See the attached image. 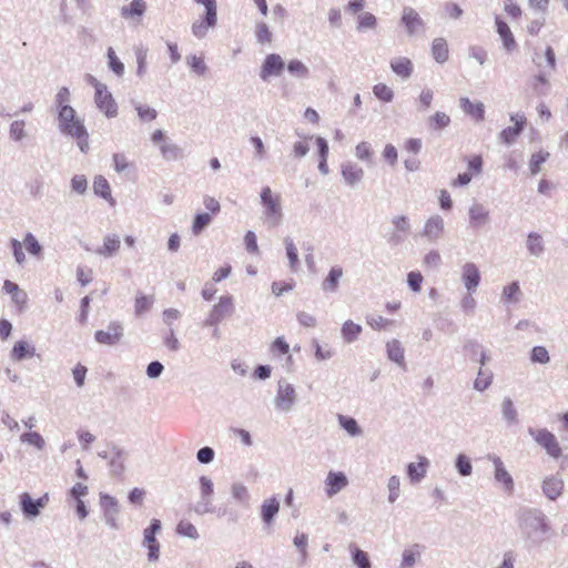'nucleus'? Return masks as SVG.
<instances>
[{
    "mask_svg": "<svg viewBox=\"0 0 568 568\" xmlns=\"http://www.w3.org/2000/svg\"><path fill=\"white\" fill-rule=\"evenodd\" d=\"M516 521L520 536L528 548L541 546L551 530L548 517L539 508H519L516 511Z\"/></svg>",
    "mask_w": 568,
    "mask_h": 568,
    "instance_id": "f257e3e1",
    "label": "nucleus"
},
{
    "mask_svg": "<svg viewBox=\"0 0 568 568\" xmlns=\"http://www.w3.org/2000/svg\"><path fill=\"white\" fill-rule=\"evenodd\" d=\"M59 128L68 135L74 138L82 152H87L88 133L80 119L77 118L75 111L70 105H63L59 110Z\"/></svg>",
    "mask_w": 568,
    "mask_h": 568,
    "instance_id": "f03ea898",
    "label": "nucleus"
},
{
    "mask_svg": "<svg viewBox=\"0 0 568 568\" xmlns=\"http://www.w3.org/2000/svg\"><path fill=\"white\" fill-rule=\"evenodd\" d=\"M195 3L204 7V13L200 16V19L194 21L191 27L192 34L196 39H203L206 37L210 29H213L217 24V3L216 0H193Z\"/></svg>",
    "mask_w": 568,
    "mask_h": 568,
    "instance_id": "7ed1b4c3",
    "label": "nucleus"
},
{
    "mask_svg": "<svg viewBox=\"0 0 568 568\" xmlns=\"http://www.w3.org/2000/svg\"><path fill=\"white\" fill-rule=\"evenodd\" d=\"M129 450L116 444H109V475L119 479H124L125 462L129 458Z\"/></svg>",
    "mask_w": 568,
    "mask_h": 568,
    "instance_id": "20e7f679",
    "label": "nucleus"
},
{
    "mask_svg": "<svg viewBox=\"0 0 568 568\" xmlns=\"http://www.w3.org/2000/svg\"><path fill=\"white\" fill-rule=\"evenodd\" d=\"M234 312L233 297L231 295H223L220 297L219 303L215 304L206 320L203 322V326H217L225 317L231 316Z\"/></svg>",
    "mask_w": 568,
    "mask_h": 568,
    "instance_id": "39448f33",
    "label": "nucleus"
},
{
    "mask_svg": "<svg viewBox=\"0 0 568 568\" xmlns=\"http://www.w3.org/2000/svg\"><path fill=\"white\" fill-rule=\"evenodd\" d=\"M528 433L536 440L538 445L546 449L547 454L554 458H558L561 455V448L555 437V435L546 428L534 429L528 428Z\"/></svg>",
    "mask_w": 568,
    "mask_h": 568,
    "instance_id": "423d86ee",
    "label": "nucleus"
},
{
    "mask_svg": "<svg viewBox=\"0 0 568 568\" xmlns=\"http://www.w3.org/2000/svg\"><path fill=\"white\" fill-rule=\"evenodd\" d=\"M162 524L160 519L153 518L150 525L143 531V546L148 547V559L156 561L160 557V544L156 540V534L161 530Z\"/></svg>",
    "mask_w": 568,
    "mask_h": 568,
    "instance_id": "0eeeda50",
    "label": "nucleus"
},
{
    "mask_svg": "<svg viewBox=\"0 0 568 568\" xmlns=\"http://www.w3.org/2000/svg\"><path fill=\"white\" fill-rule=\"evenodd\" d=\"M296 402V392L292 384L285 379L278 381L277 393L275 397L276 408L282 412H290Z\"/></svg>",
    "mask_w": 568,
    "mask_h": 568,
    "instance_id": "6e6552de",
    "label": "nucleus"
},
{
    "mask_svg": "<svg viewBox=\"0 0 568 568\" xmlns=\"http://www.w3.org/2000/svg\"><path fill=\"white\" fill-rule=\"evenodd\" d=\"M285 69L282 57L277 53H270L265 57L260 71V78L267 81L271 77H278Z\"/></svg>",
    "mask_w": 568,
    "mask_h": 568,
    "instance_id": "1a4fd4ad",
    "label": "nucleus"
},
{
    "mask_svg": "<svg viewBox=\"0 0 568 568\" xmlns=\"http://www.w3.org/2000/svg\"><path fill=\"white\" fill-rule=\"evenodd\" d=\"M20 506L26 517L32 518L40 514V510L44 508L49 503V495L44 494L38 499H33L30 494L22 493L19 496Z\"/></svg>",
    "mask_w": 568,
    "mask_h": 568,
    "instance_id": "9d476101",
    "label": "nucleus"
},
{
    "mask_svg": "<svg viewBox=\"0 0 568 568\" xmlns=\"http://www.w3.org/2000/svg\"><path fill=\"white\" fill-rule=\"evenodd\" d=\"M488 459L493 462L495 467V480L504 486V490L507 494L511 495L515 489V483L511 475L506 469L501 458L496 455H488Z\"/></svg>",
    "mask_w": 568,
    "mask_h": 568,
    "instance_id": "9b49d317",
    "label": "nucleus"
},
{
    "mask_svg": "<svg viewBox=\"0 0 568 568\" xmlns=\"http://www.w3.org/2000/svg\"><path fill=\"white\" fill-rule=\"evenodd\" d=\"M510 120L515 123L513 126H507L499 133V140L501 143L510 145L524 131L527 120L524 114H513Z\"/></svg>",
    "mask_w": 568,
    "mask_h": 568,
    "instance_id": "f8f14e48",
    "label": "nucleus"
},
{
    "mask_svg": "<svg viewBox=\"0 0 568 568\" xmlns=\"http://www.w3.org/2000/svg\"><path fill=\"white\" fill-rule=\"evenodd\" d=\"M400 23L405 27L408 36L425 31V22L418 12L412 7H404Z\"/></svg>",
    "mask_w": 568,
    "mask_h": 568,
    "instance_id": "ddd939ff",
    "label": "nucleus"
},
{
    "mask_svg": "<svg viewBox=\"0 0 568 568\" xmlns=\"http://www.w3.org/2000/svg\"><path fill=\"white\" fill-rule=\"evenodd\" d=\"M261 202L265 209V215L273 217L277 224L282 217L281 204L278 197H273L270 186H264L261 191Z\"/></svg>",
    "mask_w": 568,
    "mask_h": 568,
    "instance_id": "4468645a",
    "label": "nucleus"
},
{
    "mask_svg": "<svg viewBox=\"0 0 568 568\" xmlns=\"http://www.w3.org/2000/svg\"><path fill=\"white\" fill-rule=\"evenodd\" d=\"M564 480L557 475L547 476L541 483L542 494L551 501L557 500L564 493Z\"/></svg>",
    "mask_w": 568,
    "mask_h": 568,
    "instance_id": "2eb2a0df",
    "label": "nucleus"
},
{
    "mask_svg": "<svg viewBox=\"0 0 568 568\" xmlns=\"http://www.w3.org/2000/svg\"><path fill=\"white\" fill-rule=\"evenodd\" d=\"M468 223L473 230H480L490 220L489 211L480 203H474L468 210Z\"/></svg>",
    "mask_w": 568,
    "mask_h": 568,
    "instance_id": "dca6fc26",
    "label": "nucleus"
},
{
    "mask_svg": "<svg viewBox=\"0 0 568 568\" xmlns=\"http://www.w3.org/2000/svg\"><path fill=\"white\" fill-rule=\"evenodd\" d=\"M462 280L469 293L476 291L480 283V272L475 263L467 262L464 264L462 270Z\"/></svg>",
    "mask_w": 568,
    "mask_h": 568,
    "instance_id": "f3484780",
    "label": "nucleus"
},
{
    "mask_svg": "<svg viewBox=\"0 0 568 568\" xmlns=\"http://www.w3.org/2000/svg\"><path fill=\"white\" fill-rule=\"evenodd\" d=\"M325 493L333 497L348 485V479L343 471H329L325 479Z\"/></svg>",
    "mask_w": 568,
    "mask_h": 568,
    "instance_id": "a211bd4d",
    "label": "nucleus"
},
{
    "mask_svg": "<svg viewBox=\"0 0 568 568\" xmlns=\"http://www.w3.org/2000/svg\"><path fill=\"white\" fill-rule=\"evenodd\" d=\"M341 172L345 183L351 187H355L364 178V170L352 162L343 163Z\"/></svg>",
    "mask_w": 568,
    "mask_h": 568,
    "instance_id": "6ab92c4d",
    "label": "nucleus"
},
{
    "mask_svg": "<svg viewBox=\"0 0 568 568\" xmlns=\"http://www.w3.org/2000/svg\"><path fill=\"white\" fill-rule=\"evenodd\" d=\"M495 23L497 33L499 34L506 51L513 52L514 50H516L517 42L509 26L498 16L495 19Z\"/></svg>",
    "mask_w": 568,
    "mask_h": 568,
    "instance_id": "aec40b11",
    "label": "nucleus"
},
{
    "mask_svg": "<svg viewBox=\"0 0 568 568\" xmlns=\"http://www.w3.org/2000/svg\"><path fill=\"white\" fill-rule=\"evenodd\" d=\"M113 166L118 173H122L124 179L134 180L136 176V168L130 162L123 153L113 154Z\"/></svg>",
    "mask_w": 568,
    "mask_h": 568,
    "instance_id": "412c9836",
    "label": "nucleus"
},
{
    "mask_svg": "<svg viewBox=\"0 0 568 568\" xmlns=\"http://www.w3.org/2000/svg\"><path fill=\"white\" fill-rule=\"evenodd\" d=\"M444 233V220L440 215L430 216L424 226L423 236L429 241L438 240Z\"/></svg>",
    "mask_w": 568,
    "mask_h": 568,
    "instance_id": "4be33fe9",
    "label": "nucleus"
},
{
    "mask_svg": "<svg viewBox=\"0 0 568 568\" xmlns=\"http://www.w3.org/2000/svg\"><path fill=\"white\" fill-rule=\"evenodd\" d=\"M280 510V501L273 496L268 499H265L261 506V518L266 527L272 526L274 519Z\"/></svg>",
    "mask_w": 568,
    "mask_h": 568,
    "instance_id": "5701e85b",
    "label": "nucleus"
},
{
    "mask_svg": "<svg viewBox=\"0 0 568 568\" xmlns=\"http://www.w3.org/2000/svg\"><path fill=\"white\" fill-rule=\"evenodd\" d=\"M386 353L389 361L406 369L405 349L400 341L393 338L386 344Z\"/></svg>",
    "mask_w": 568,
    "mask_h": 568,
    "instance_id": "b1692460",
    "label": "nucleus"
},
{
    "mask_svg": "<svg viewBox=\"0 0 568 568\" xmlns=\"http://www.w3.org/2000/svg\"><path fill=\"white\" fill-rule=\"evenodd\" d=\"M3 292L8 295L11 296L12 298V302L19 307V308H23L28 302V295L27 293L20 288V286L10 281V280H6L3 282Z\"/></svg>",
    "mask_w": 568,
    "mask_h": 568,
    "instance_id": "393cba45",
    "label": "nucleus"
},
{
    "mask_svg": "<svg viewBox=\"0 0 568 568\" xmlns=\"http://www.w3.org/2000/svg\"><path fill=\"white\" fill-rule=\"evenodd\" d=\"M418 459L417 464L409 463L406 468L407 476L412 483H419L427 473V467L429 465L428 459L424 456H419Z\"/></svg>",
    "mask_w": 568,
    "mask_h": 568,
    "instance_id": "a878e982",
    "label": "nucleus"
},
{
    "mask_svg": "<svg viewBox=\"0 0 568 568\" xmlns=\"http://www.w3.org/2000/svg\"><path fill=\"white\" fill-rule=\"evenodd\" d=\"M343 276V268L338 265L333 266L327 276L322 282V290L325 293H335L339 287V281Z\"/></svg>",
    "mask_w": 568,
    "mask_h": 568,
    "instance_id": "bb28decb",
    "label": "nucleus"
},
{
    "mask_svg": "<svg viewBox=\"0 0 568 568\" xmlns=\"http://www.w3.org/2000/svg\"><path fill=\"white\" fill-rule=\"evenodd\" d=\"M460 108L475 121L480 122L485 119V105L481 102H471L468 98L460 99Z\"/></svg>",
    "mask_w": 568,
    "mask_h": 568,
    "instance_id": "cd10ccee",
    "label": "nucleus"
},
{
    "mask_svg": "<svg viewBox=\"0 0 568 568\" xmlns=\"http://www.w3.org/2000/svg\"><path fill=\"white\" fill-rule=\"evenodd\" d=\"M432 55L437 63H445L449 57L447 41L444 38H435L432 42Z\"/></svg>",
    "mask_w": 568,
    "mask_h": 568,
    "instance_id": "c85d7f7f",
    "label": "nucleus"
},
{
    "mask_svg": "<svg viewBox=\"0 0 568 568\" xmlns=\"http://www.w3.org/2000/svg\"><path fill=\"white\" fill-rule=\"evenodd\" d=\"M160 152L166 161H178L184 156L183 149L169 140L160 145Z\"/></svg>",
    "mask_w": 568,
    "mask_h": 568,
    "instance_id": "c756f323",
    "label": "nucleus"
},
{
    "mask_svg": "<svg viewBox=\"0 0 568 568\" xmlns=\"http://www.w3.org/2000/svg\"><path fill=\"white\" fill-rule=\"evenodd\" d=\"M390 68L398 77L407 79L413 73V63L408 58H398L390 61Z\"/></svg>",
    "mask_w": 568,
    "mask_h": 568,
    "instance_id": "7c9ffc66",
    "label": "nucleus"
},
{
    "mask_svg": "<svg viewBox=\"0 0 568 568\" xmlns=\"http://www.w3.org/2000/svg\"><path fill=\"white\" fill-rule=\"evenodd\" d=\"M527 250L532 256H540L545 251L542 236L537 232H530L527 235Z\"/></svg>",
    "mask_w": 568,
    "mask_h": 568,
    "instance_id": "2f4dec72",
    "label": "nucleus"
},
{
    "mask_svg": "<svg viewBox=\"0 0 568 568\" xmlns=\"http://www.w3.org/2000/svg\"><path fill=\"white\" fill-rule=\"evenodd\" d=\"M146 10L144 0H133L129 6L121 8V16L124 19L139 17L141 18Z\"/></svg>",
    "mask_w": 568,
    "mask_h": 568,
    "instance_id": "473e14b6",
    "label": "nucleus"
},
{
    "mask_svg": "<svg viewBox=\"0 0 568 568\" xmlns=\"http://www.w3.org/2000/svg\"><path fill=\"white\" fill-rule=\"evenodd\" d=\"M341 333L345 343H353L361 335L362 326L348 320L342 325Z\"/></svg>",
    "mask_w": 568,
    "mask_h": 568,
    "instance_id": "72a5a7b5",
    "label": "nucleus"
},
{
    "mask_svg": "<svg viewBox=\"0 0 568 568\" xmlns=\"http://www.w3.org/2000/svg\"><path fill=\"white\" fill-rule=\"evenodd\" d=\"M501 414L503 418L508 425H517L518 424V413L514 405V402L509 397H505L501 403Z\"/></svg>",
    "mask_w": 568,
    "mask_h": 568,
    "instance_id": "f704fd0d",
    "label": "nucleus"
},
{
    "mask_svg": "<svg viewBox=\"0 0 568 568\" xmlns=\"http://www.w3.org/2000/svg\"><path fill=\"white\" fill-rule=\"evenodd\" d=\"M33 355L34 348L24 341L17 342L11 351V358L17 362L26 357H32Z\"/></svg>",
    "mask_w": 568,
    "mask_h": 568,
    "instance_id": "c9c22d12",
    "label": "nucleus"
},
{
    "mask_svg": "<svg viewBox=\"0 0 568 568\" xmlns=\"http://www.w3.org/2000/svg\"><path fill=\"white\" fill-rule=\"evenodd\" d=\"M494 374L490 369L479 367L477 377L474 381V388L478 392L486 390L493 383Z\"/></svg>",
    "mask_w": 568,
    "mask_h": 568,
    "instance_id": "e433bc0d",
    "label": "nucleus"
},
{
    "mask_svg": "<svg viewBox=\"0 0 568 568\" xmlns=\"http://www.w3.org/2000/svg\"><path fill=\"white\" fill-rule=\"evenodd\" d=\"M154 304L153 295H144L141 292L136 294L134 303V313L136 316H141L149 312Z\"/></svg>",
    "mask_w": 568,
    "mask_h": 568,
    "instance_id": "4c0bfd02",
    "label": "nucleus"
},
{
    "mask_svg": "<svg viewBox=\"0 0 568 568\" xmlns=\"http://www.w3.org/2000/svg\"><path fill=\"white\" fill-rule=\"evenodd\" d=\"M428 128L432 131H440L450 124V118L445 112L437 111L427 121Z\"/></svg>",
    "mask_w": 568,
    "mask_h": 568,
    "instance_id": "58836bf2",
    "label": "nucleus"
},
{
    "mask_svg": "<svg viewBox=\"0 0 568 568\" xmlns=\"http://www.w3.org/2000/svg\"><path fill=\"white\" fill-rule=\"evenodd\" d=\"M521 295L519 283L514 281L504 287L501 298L506 303L516 304L520 301Z\"/></svg>",
    "mask_w": 568,
    "mask_h": 568,
    "instance_id": "ea45409f",
    "label": "nucleus"
},
{
    "mask_svg": "<svg viewBox=\"0 0 568 568\" xmlns=\"http://www.w3.org/2000/svg\"><path fill=\"white\" fill-rule=\"evenodd\" d=\"M284 245L286 250V256L290 262V268L295 272L297 271L300 266V258H298V252L297 248L293 242V240L290 236H286L284 239Z\"/></svg>",
    "mask_w": 568,
    "mask_h": 568,
    "instance_id": "a19ab883",
    "label": "nucleus"
},
{
    "mask_svg": "<svg viewBox=\"0 0 568 568\" xmlns=\"http://www.w3.org/2000/svg\"><path fill=\"white\" fill-rule=\"evenodd\" d=\"M352 560L357 568H372V564L367 552L358 547L351 545Z\"/></svg>",
    "mask_w": 568,
    "mask_h": 568,
    "instance_id": "79ce46f5",
    "label": "nucleus"
},
{
    "mask_svg": "<svg viewBox=\"0 0 568 568\" xmlns=\"http://www.w3.org/2000/svg\"><path fill=\"white\" fill-rule=\"evenodd\" d=\"M464 353L471 362H477L479 355L485 349L484 346L476 339H467L463 346Z\"/></svg>",
    "mask_w": 568,
    "mask_h": 568,
    "instance_id": "37998d69",
    "label": "nucleus"
},
{
    "mask_svg": "<svg viewBox=\"0 0 568 568\" xmlns=\"http://www.w3.org/2000/svg\"><path fill=\"white\" fill-rule=\"evenodd\" d=\"M212 222V216L209 213L195 214L192 223V233L200 235Z\"/></svg>",
    "mask_w": 568,
    "mask_h": 568,
    "instance_id": "c03bdc74",
    "label": "nucleus"
},
{
    "mask_svg": "<svg viewBox=\"0 0 568 568\" xmlns=\"http://www.w3.org/2000/svg\"><path fill=\"white\" fill-rule=\"evenodd\" d=\"M186 63L196 75H204L207 72V65L203 57L190 54L186 57Z\"/></svg>",
    "mask_w": 568,
    "mask_h": 568,
    "instance_id": "a18cd8bd",
    "label": "nucleus"
},
{
    "mask_svg": "<svg viewBox=\"0 0 568 568\" xmlns=\"http://www.w3.org/2000/svg\"><path fill=\"white\" fill-rule=\"evenodd\" d=\"M455 467L457 473L463 477L470 476L473 473V465L470 458L465 454L457 455L455 459Z\"/></svg>",
    "mask_w": 568,
    "mask_h": 568,
    "instance_id": "49530a36",
    "label": "nucleus"
},
{
    "mask_svg": "<svg viewBox=\"0 0 568 568\" xmlns=\"http://www.w3.org/2000/svg\"><path fill=\"white\" fill-rule=\"evenodd\" d=\"M307 542H308V537L304 532L297 534L294 537V539H293L294 546L300 551V564L301 565H304L307 561V557H308V554H307Z\"/></svg>",
    "mask_w": 568,
    "mask_h": 568,
    "instance_id": "de8ad7c7",
    "label": "nucleus"
},
{
    "mask_svg": "<svg viewBox=\"0 0 568 568\" xmlns=\"http://www.w3.org/2000/svg\"><path fill=\"white\" fill-rule=\"evenodd\" d=\"M231 494H232V497L236 501L244 504V505H248V500H250L251 496H250L247 487L244 484L234 483L231 486Z\"/></svg>",
    "mask_w": 568,
    "mask_h": 568,
    "instance_id": "09e8293b",
    "label": "nucleus"
},
{
    "mask_svg": "<svg viewBox=\"0 0 568 568\" xmlns=\"http://www.w3.org/2000/svg\"><path fill=\"white\" fill-rule=\"evenodd\" d=\"M338 422L343 429H345L351 436H357L362 433V429L355 418L344 415H338Z\"/></svg>",
    "mask_w": 568,
    "mask_h": 568,
    "instance_id": "8fccbe9b",
    "label": "nucleus"
},
{
    "mask_svg": "<svg viewBox=\"0 0 568 568\" xmlns=\"http://www.w3.org/2000/svg\"><path fill=\"white\" fill-rule=\"evenodd\" d=\"M287 71L290 74L296 78L306 79L310 75L308 68L300 60H291L287 64Z\"/></svg>",
    "mask_w": 568,
    "mask_h": 568,
    "instance_id": "3c124183",
    "label": "nucleus"
},
{
    "mask_svg": "<svg viewBox=\"0 0 568 568\" xmlns=\"http://www.w3.org/2000/svg\"><path fill=\"white\" fill-rule=\"evenodd\" d=\"M549 155V152L542 150L531 155L529 160V170L532 175L540 172V165L548 160Z\"/></svg>",
    "mask_w": 568,
    "mask_h": 568,
    "instance_id": "603ef678",
    "label": "nucleus"
},
{
    "mask_svg": "<svg viewBox=\"0 0 568 568\" xmlns=\"http://www.w3.org/2000/svg\"><path fill=\"white\" fill-rule=\"evenodd\" d=\"M532 90L537 95H546L548 93L549 82L545 73L536 74L531 83Z\"/></svg>",
    "mask_w": 568,
    "mask_h": 568,
    "instance_id": "864d4df0",
    "label": "nucleus"
},
{
    "mask_svg": "<svg viewBox=\"0 0 568 568\" xmlns=\"http://www.w3.org/2000/svg\"><path fill=\"white\" fill-rule=\"evenodd\" d=\"M374 95L383 102H392L394 99V91L384 83H378L373 87Z\"/></svg>",
    "mask_w": 568,
    "mask_h": 568,
    "instance_id": "5fc2aeb1",
    "label": "nucleus"
},
{
    "mask_svg": "<svg viewBox=\"0 0 568 568\" xmlns=\"http://www.w3.org/2000/svg\"><path fill=\"white\" fill-rule=\"evenodd\" d=\"M193 510L201 516L213 514L215 511V506L212 504V497L201 496L200 500L193 506Z\"/></svg>",
    "mask_w": 568,
    "mask_h": 568,
    "instance_id": "6e6d98bb",
    "label": "nucleus"
},
{
    "mask_svg": "<svg viewBox=\"0 0 568 568\" xmlns=\"http://www.w3.org/2000/svg\"><path fill=\"white\" fill-rule=\"evenodd\" d=\"M530 361L538 364H548L550 356L545 346H534L530 351Z\"/></svg>",
    "mask_w": 568,
    "mask_h": 568,
    "instance_id": "4d7b16f0",
    "label": "nucleus"
},
{
    "mask_svg": "<svg viewBox=\"0 0 568 568\" xmlns=\"http://www.w3.org/2000/svg\"><path fill=\"white\" fill-rule=\"evenodd\" d=\"M377 24L376 17L371 12L361 13L357 18V30L373 29Z\"/></svg>",
    "mask_w": 568,
    "mask_h": 568,
    "instance_id": "13d9d810",
    "label": "nucleus"
},
{
    "mask_svg": "<svg viewBox=\"0 0 568 568\" xmlns=\"http://www.w3.org/2000/svg\"><path fill=\"white\" fill-rule=\"evenodd\" d=\"M176 532L192 539H197L200 537L195 526L192 523L184 520L178 524Z\"/></svg>",
    "mask_w": 568,
    "mask_h": 568,
    "instance_id": "bf43d9fd",
    "label": "nucleus"
},
{
    "mask_svg": "<svg viewBox=\"0 0 568 568\" xmlns=\"http://www.w3.org/2000/svg\"><path fill=\"white\" fill-rule=\"evenodd\" d=\"M123 336V326L119 322L109 323V346L118 344Z\"/></svg>",
    "mask_w": 568,
    "mask_h": 568,
    "instance_id": "052dcab7",
    "label": "nucleus"
},
{
    "mask_svg": "<svg viewBox=\"0 0 568 568\" xmlns=\"http://www.w3.org/2000/svg\"><path fill=\"white\" fill-rule=\"evenodd\" d=\"M109 69L114 72L118 77H122L124 73V64L116 57L115 52L109 47Z\"/></svg>",
    "mask_w": 568,
    "mask_h": 568,
    "instance_id": "680f3d73",
    "label": "nucleus"
},
{
    "mask_svg": "<svg viewBox=\"0 0 568 568\" xmlns=\"http://www.w3.org/2000/svg\"><path fill=\"white\" fill-rule=\"evenodd\" d=\"M392 223L394 225V231L404 233L406 235L410 234V223L409 219L406 215H396L392 219Z\"/></svg>",
    "mask_w": 568,
    "mask_h": 568,
    "instance_id": "e2e57ef3",
    "label": "nucleus"
},
{
    "mask_svg": "<svg viewBox=\"0 0 568 568\" xmlns=\"http://www.w3.org/2000/svg\"><path fill=\"white\" fill-rule=\"evenodd\" d=\"M21 440L23 443H28L29 445L34 446L38 449H42L45 444L43 437L37 432H29L22 434Z\"/></svg>",
    "mask_w": 568,
    "mask_h": 568,
    "instance_id": "0e129e2a",
    "label": "nucleus"
},
{
    "mask_svg": "<svg viewBox=\"0 0 568 568\" xmlns=\"http://www.w3.org/2000/svg\"><path fill=\"white\" fill-rule=\"evenodd\" d=\"M434 99V91L429 88H424L418 97V111H426Z\"/></svg>",
    "mask_w": 568,
    "mask_h": 568,
    "instance_id": "69168bd1",
    "label": "nucleus"
},
{
    "mask_svg": "<svg viewBox=\"0 0 568 568\" xmlns=\"http://www.w3.org/2000/svg\"><path fill=\"white\" fill-rule=\"evenodd\" d=\"M388 501L395 503L399 497V487H400V479L398 476L394 475L388 479Z\"/></svg>",
    "mask_w": 568,
    "mask_h": 568,
    "instance_id": "338daca9",
    "label": "nucleus"
},
{
    "mask_svg": "<svg viewBox=\"0 0 568 568\" xmlns=\"http://www.w3.org/2000/svg\"><path fill=\"white\" fill-rule=\"evenodd\" d=\"M163 344L168 349L172 352H178L180 349L181 345L175 336L173 328L170 327L169 331L163 335Z\"/></svg>",
    "mask_w": 568,
    "mask_h": 568,
    "instance_id": "774afa93",
    "label": "nucleus"
}]
</instances>
